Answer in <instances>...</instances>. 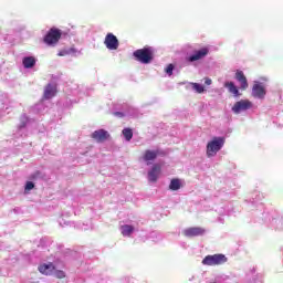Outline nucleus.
I'll list each match as a JSON object with an SVG mask.
<instances>
[{
    "mask_svg": "<svg viewBox=\"0 0 283 283\" xmlns=\"http://www.w3.org/2000/svg\"><path fill=\"white\" fill-rule=\"evenodd\" d=\"M223 87H226V90H228V92L230 94H232L235 98H238V96H240V90H238V86H235V83H233V82H226L223 84Z\"/></svg>",
    "mask_w": 283,
    "mask_h": 283,
    "instance_id": "2eb2a0df",
    "label": "nucleus"
},
{
    "mask_svg": "<svg viewBox=\"0 0 283 283\" xmlns=\"http://www.w3.org/2000/svg\"><path fill=\"white\" fill-rule=\"evenodd\" d=\"M211 83H212L211 78H209V77L205 78V84L206 85H211Z\"/></svg>",
    "mask_w": 283,
    "mask_h": 283,
    "instance_id": "a878e982",
    "label": "nucleus"
},
{
    "mask_svg": "<svg viewBox=\"0 0 283 283\" xmlns=\"http://www.w3.org/2000/svg\"><path fill=\"white\" fill-rule=\"evenodd\" d=\"M182 187V181L178 178H174L170 180L169 189L170 191H178Z\"/></svg>",
    "mask_w": 283,
    "mask_h": 283,
    "instance_id": "a211bd4d",
    "label": "nucleus"
},
{
    "mask_svg": "<svg viewBox=\"0 0 283 283\" xmlns=\"http://www.w3.org/2000/svg\"><path fill=\"white\" fill-rule=\"evenodd\" d=\"M122 134H123L125 140H127V143H129V140H132V138H134V130L132 128H124L122 130Z\"/></svg>",
    "mask_w": 283,
    "mask_h": 283,
    "instance_id": "aec40b11",
    "label": "nucleus"
},
{
    "mask_svg": "<svg viewBox=\"0 0 283 283\" xmlns=\"http://www.w3.org/2000/svg\"><path fill=\"white\" fill-rule=\"evenodd\" d=\"M122 229V235L129 238V235H132V233H134V226H129V224H124L120 227Z\"/></svg>",
    "mask_w": 283,
    "mask_h": 283,
    "instance_id": "6ab92c4d",
    "label": "nucleus"
},
{
    "mask_svg": "<svg viewBox=\"0 0 283 283\" xmlns=\"http://www.w3.org/2000/svg\"><path fill=\"white\" fill-rule=\"evenodd\" d=\"M54 96H56V85L48 84L44 88L43 98L50 101V98H54Z\"/></svg>",
    "mask_w": 283,
    "mask_h": 283,
    "instance_id": "4468645a",
    "label": "nucleus"
},
{
    "mask_svg": "<svg viewBox=\"0 0 283 283\" xmlns=\"http://www.w3.org/2000/svg\"><path fill=\"white\" fill-rule=\"evenodd\" d=\"M91 138L97 143H105V140H109V133L105 129H98L92 133Z\"/></svg>",
    "mask_w": 283,
    "mask_h": 283,
    "instance_id": "6e6552de",
    "label": "nucleus"
},
{
    "mask_svg": "<svg viewBox=\"0 0 283 283\" xmlns=\"http://www.w3.org/2000/svg\"><path fill=\"white\" fill-rule=\"evenodd\" d=\"M104 44L107 48V50H118V38H116L114 33H107L104 40Z\"/></svg>",
    "mask_w": 283,
    "mask_h": 283,
    "instance_id": "423d86ee",
    "label": "nucleus"
},
{
    "mask_svg": "<svg viewBox=\"0 0 283 283\" xmlns=\"http://www.w3.org/2000/svg\"><path fill=\"white\" fill-rule=\"evenodd\" d=\"M143 158L146 163L156 160V158H158V150H146Z\"/></svg>",
    "mask_w": 283,
    "mask_h": 283,
    "instance_id": "f3484780",
    "label": "nucleus"
},
{
    "mask_svg": "<svg viewBox=\"0 0 283 283\" xmlns=\"http://www.w3.org/2000/svg\"><path fill=\"white\" fill-rule=\"evenodd\" d=\"M55 277H57V280H63V277H65V272H63L62 270H57L55 272Z\"/></svg>",
    "mask_w": 283,
    "mask_h": 283,
    "instance_id": "5701e85b",
    "label": "nucleus"
},
{
    "mask_svg": "<svg viewBox=\"0 0 283 283\" xmlns=\"http://www.w3.org/2000/svg\"><path fill=\"white\" fill-rule=\"evenodd\" d=\"M22 65L25 67V70H32L34 65H36V57L34 56H25L22 60Z\"/></svg>",
    "mask_w": 283,
    "mask_h": 283,
    "instance_id": "dca6fc26",
    "label": "nucleus"
},
{
    "mask_svg": "<svg viewBox=\"0 0 283 283\" xmlns=\"http://www.w3.org/2000/svg\"><path fill=\"white\" fill-rule=\"evenodd\" d=\"M222 147H224V137H213L212 140L207 144L206 154L208 158H213Z\"/></svg>",
    "mask_w": 283,
    "mask_h": 283,
    "instance_id": "f03ea898",
    "label": "nucleus"
},
{
    "mask_svg": "<svg viewBox=\"0 0 283 283\" xmlns=\"http://www.w3.org/2000/svg\"><path fill=\"white\" fill-rule=\"evenodd\" d=\"M207 54H209V48H202L200 50L195 51L193 54L188 57V61H189V63L200 61V60L205 59V56H207Z\"/></svg>",
    "mask_w": 283,
    "mask_h": 283,
    "instance_id": "1a4fd4ad",
    "label": "nucleus"
},
{
    "mask_svg": "<svg viewBox=\"0 0 283 283\" xmlns=\"http://www.w3.org/2000/svg\"><path fill=\"white\" fill-rule=\"evenodd\" d=\"M160 165L156 164L153 166L151 170L148 172L149 182H156L158 180V176H160Z\"/></svg>",
    "mask_w": 283,
    "mask_h": 283,
    "instance_id": "ddd939ff",
    "label": "nucleus"
},
{
    "mask_svg": "<svg viewBox=\"0 0 283 283\" xmlns=\"http://www.w3.org/2000/svg\"><path fill=\"white\" fill-rule=\"evenodd\" d=\"M33 188H34V182L28 181L25 185V191H32Z\"/></svg>",
    "mask_w": 283,
    "mask_h": 283,
    "instance_id": "b1692460",
    "label": "nucleus"
},
{
    "mask_svg": "<svg viewBox=\"0 0 283 283\" xmlns=\"http://www.w3.org/2000/svg\"><path fill=\"white\" fill-rule=\"evenodd\" d=\"M39 174H40V172H36V174L33 176V178H35V176H39Z\"/></svg>",
    "mask_w": 283,
    "mask_h": 283,
    "instance_id": "cd10ccee",
    "label": "nucleus"
},
{
    "mask_svg": "<svg viewBox=\"0 0 283 283\" xmlns=\"http://www.w3.org/2000/svg\"><path fill=\"white\" fill-rule=\"evenodd\" d=\"M228 259L224 254H213V255H207L201 264L203 266H220V264L227 263Z\"/></svg>",
    "mask_w": 283,
    "mask_h": 283,
    "instance_id": "20e7f679",
    "label": "nucleus"
},
{
    "mask_svg": "<svg viewBox=\"0 0 283 283\" xmlns=\"http://www.w3.org/2000/svg\"><path fill=\"white\" fill-rule=\"evenodd\" d=\"M61 36H63V32L61 29L51 28L48 33L43 38V43L46 45H56L59 41H61Z\"/></svg>",
    "mask_w": 283,
    "mask_h": 283,
    "instance_id": "7ed1b4c3",
    "label": "nucleus"
},
{
    "mask_svg": "<svg viewBox=\"0 0 283 283\" xmlns=\"http://www.w3.org/2000/svg\"><path fill=\"white\" fill-rule=\"evenodd\" d=\"M133 56L139 63H144V65H147L151 61H154V48L145 46L143 49H138L133 53Z\"/></svg>",
    "mask_w": 283,
    "mask_h": 283,
    "instance_id": "f257e3e1",
    "label": "nucleus"
},
{
    "mask_svg": "<svg viewBox=\"0 0 283 283\" xmlns=\"http://www.w3.org/2000/svg\"><path fill=\"white\" fill-rule=\"evenodd\" d=\"M67 54H70V51L67 50H62L57 53V56H67Z\"/></svg>",
    "mask_w": 283,
    "mask_h": 283,
    "instance_id": "393cba45",
    "label": "nucleus"
},
{
    "mask_svg": "<svg viewBox=\"0 0 283 283\" xmlns=\"http://www.w3.org/2000/svg\"><path fill=\"white\" fill-rule=\"evenodd\" d=\"M115 116H120V117H123V113L116 112V113H115Z\"/></svg>",
    "mask_w": 283,
    "mask_h": 283,
    "instance_id": "bb28decb",
    "label": "nucleus"
},
{
    "mask_svg": "<svg viewBox=\"0 0 283 283\" xmlns=\"http://www.w3.org/2000/svg\"><path fill=\"white\" fill-rule=\"evenodd\" d=\"M251 107H253V103H251V101L241 99L232 106V112L234 114H240V112H247V109H251Z\"/></svg>",
    "mask_w": 283,
    "mask_h": 283,
    "instance_id": "39448f33",
    "label": "nucleus"
},
{
    "mask_svg": "<svg viewBox=\"0 0 283 283\" xmlns=\"http://www.w3.org/2000/svg\"><path fill=\"white\" fill-rule=\"evenodd\" d=\"M235 78H237L238 83H240V90L245 91L249 88V81L247 80L244 72L237 71Z\"/></svg>",
    "mask_w": 283,
    "mask_h": 283,
    "instance_id": "9b49d317",
    "label": "nucleus"
},
{
    "mask_svg": "<svg viewBox=\"0 0 283 283\" xmlns=\"http://www.w3.org/2000/svg\"><path fill=\"white\" fill-rule=\"evenodd\" d=\"M252 96L254 98H264L266 96V88L262 83L255 82L253 87H252Z\"/></svg>",
    "mask_w": 283,
    "mask_h": 283,
    "instance_id": "0eeeda50",
    "label": "nucleus"
},
{
    "mask_svg": "<svg viewBox=\"0 0 283 283\" xmlns=\"http://www.w3.org/2000/svg\"><path fill=\"white\" fill-rule=\"evenodd\" d=\"M166 74H168V76H171L174 74V64H169L166 70H165Z\"/></svg>",
    "mask_w": 283,
    "mask_h": 283,
    "instance_id": "4be33fe9",
    "label": "nucleus"
},
{
    "mask_svg": "<svg viewBox=\"0 0 283 283\" xmlns=\"http://www.w3.org/2000/svg\"><path fill=\"white\" fill-rule=\"evenodd\" d=\"M182 233L186 238H196L198 235H205V229L201 227H192L184 230Z\"/></svg>",
    "mask_w": 283,
    "mask_h": 283,
    "instance_id": "9d476101",
    "label": "nucleus"
},
{
    "mask_svg": "<svg viewBox=\"0 0 283 283\" xmlns=\"http://www.w3.org/2000/svg\"><path fill=\"white\" fill-rule=\"evenodd\" d=\"M191 85H192V90H195L197 94H202L205 92V86H202V84L191 83Z\"/></svg>",
    "mask_w": 283,
    "mask_h": 283,
    "instance_id": "412c9836",
    "label": "nucleus"
},
{
    "mask_svg": "<svg viewBox=\"0 0 283 283\" xmlns=\"http://www.w3.org/2000/svg\"><path fill=\"white\" fill-rule=\"evenodd\" d=\"M55 270L56 268L54 266V263H43L38 268V271L42 273V275H52Z\"/></svg>",
    "mask_w": 283,
    "mask_h": 283,
    "instance_id": "f8f14e48",
    "label": "nucleus"
}]
</instances>
